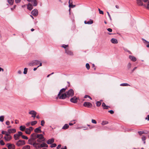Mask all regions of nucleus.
Instances as JSON below:
<instances>
[{
  "label": "nucleus",
  "mask_w": 149,
  "mask_h": 149,
  "mask_svg": "<svg viewBox=\"0 0 149 149\" xmlns=\"http://www.w3.org/2000/svg\"><path fill=\"white\" fill-rule=\"evenodd\" d=\"M65 93L67 97H72L73 96L74 94V91L72 89H70L68 91H67Z\"/></svg>",
  "instance_id": "f257e3e1"
},
{
  "label": "nucleus",
  "mask_w": 149,
  "mask_h": 149,
  "mask_svg": "<svg viewBox=\"0 0 149 149\" xmlns=\"http://www.w3.org/2000/svg\"><path fill=\"white\" fill-rule=\"evenodd\" d=\"M4 138L6 141H9L12 139V137L9 134L7 133L5 134Z\"/></svg>",
  "instance_id": "f03ea898"
},
{
  "label": "nucleus",
  "mask_w": 149,
  "mask_h": 149,
  "mask_svg": "<svg viewBox=\"0 0 149 149\" xmlns=\"http://www.w3.org/2000/svg\"><path fill=\"white\" fill-rule=\"evenodd\" d=\"M25 144V141L24 140H19L16 143V145L19 146L24 145Z\"/></svg>",
  "instance_id": "7ed1b4c3"
},
{
  "label": "nucleus",
  "mask_w": 149,
  "mask_h": 149,
  "mask_svg": "<svg viewBox=\"0 0 149 149\" xmlns=\"http://www.w3.org/2000/svg\"><path fill=\"white\" fill-rule=\"evenodd\" d=\"M65 53L68 55L70 56H72L74 55L73 52L68 49H65Z\"/></svg>",
  "instance_id": "20e7f679"
},
{
  "label": "nucleus",
  "mask_w": 149,
  "mask_h": 149,
  "mask_svg": "<svg viewBox=\"0 0 149 149\" xmlns=\"http://www.w3.org/2000/svg\"><path fill=\"white\" fill-rule=\"evenodd\" d=\"M60 99H64L67 97L66 93L61 94L59 96H58Z\"/></svg>",
  "instance_id": "39448f33"
},
{
  "label": "nucleus",
  "mask_w": 149,
  "mask_h": 149,
  "mask_svg": "<svg viewBox=\"0 0 149 149\" xmlns=\"http://www.w3.org/2000/svg\"><path fill=\"white\" fill-rule=\"evenodd\" d=\"M84 106L87 107L88 108L91 107L92 106V105L91 103L89 102H85L83 104Z\"/></svg>",
  "instance_id": "423d86ee"
},
{
  "label": "nucleus",
  "mask_w": 149,
  "mask_h": 149,
  "mask_svg": "<svg viewBox=\"0 0 149 149\" xmlns=\"http://www.w3.org/2000/svg\"><path fill=\"white\" fill-rule=\"evenodd\" d=\"M6 145L8 149H15V146L13 144L8 143Z\"/></svg>",
  "instance_id": "0eeeda50"
},
{
  "label": "nucleus",
  "mask_w": 149,
  "mask_h": 149,
  "mask_svg": "<svg viewBox=\"0 0 149 149\" xmlns=\"http://www.w3.org/2000/svg\"><path fill=\"white\" fill-rule=\"evenodd\" d=\"M77 97H74L70 99V101L72 103H76L77 102Z\"/></svg>",
  "instance_id": "6e6552de"
},
{
  "label": "nucleus",
  "mask_w": 149,
  "mask_h": 149,
  "mask_svg": "<svg viewBox=\"0 0 149 149\" xmlns=\"http://www.w3.org/2000/svg\"><path fill=\"white\" fill-rule=\"evenodd\" d=\"M29 113L30 114L32 115L31 116V117L35 118L36 117L37 113L34 111L32 110L29 111Z\"/></svg>",
  "instance_id": "1a4fd4ad"
},
{
  "label": "nucleus",
  "mask_w": 149,
  "mask_h": 149,
  "mask_svg": "<svg viewBox=\"0 0 149 149\" xmlns=\"http://www.w3.org/2000/svg\"><path fill=\"white\" fill-rule=\"evenodd\" d=\"M16 132V130L14 128L9 129L8 130V133L9 134L11 133H13Z\"/></svg>",
  "instance_id": "9d476101"
},
{
  "label": "nucleus",
  "mask_w": 149,
  "mask_h": 149,
  "mask_svg": "<svg viewBox=\"0 0 149 149\" xmlns=\"http://www.w3.org/2000/svg\"><path fill=\"white\" fill-rule=\"evenodd\" d=\"M45 139L44 138L43 135L41 136L38 138L37 140V141L39 142H42V141H45Z\"/></svg>",
  "instance_id": "9b49d317"
},
{
  "label": "nucleus",
  "mask_w": 149,
  "mask_h": 149,
  "mask_svg": "<svg viewBox=\"0 0 149 149\" xmlns=\"http://www.w3.org/2000/svg\"><path fill=\"white\" fill-rule=\"evenodd\" d=\"M31 13L34 16H37L38 14V12L37 10L35 9L33 10L31 12Z\"/></svg>",
  "instance_id": "f8f14e48"
},
{
  "label": "nucleus",
  "mask_w": 149,
  "mask_h": 149,
  "mask_svg": "<svg viewBox=\"0 0 149 149\" xmlns=\"http://www.w3.org/2000/svg\"><path fill=\"white\" fill-rule=\"evenodd\" d=\"M129 58L131 61L133 62H135L136 60V58L135 57L132 55H129Z\"/></svg>",
  "instance_id": "ddd939ff"
},
{
  "label": "nucleus",
  "mask_w": 149,
  "mask_h": 149,
  "mask_svg": "<svg viewBox=\"0 0 149 149\" xmlns=\"http://www.w3.org/2000/svg\"><path fill=\"white\" fill-rule=\"evenodd\" d=\"M39 61L37 60H34L32 62L30 63V65H38L39 63Z\"/></svg>",
  "instance_id": "4468645a"
},
{
  "label": "nucleus",
  "mask_w": 149,
  "mask_h": 149,
  "mask_svg": "<svg viewBox=\"0 0 149 149\" xmlns=\"http://www.w3.org/2000/svg\"><path fill=\"white\" fill-rule=\"evenodd\" d=\"M66 89L67 88H63L61 89L58 95V96H59L61 94H62L65 92Z\"/></svg>",
  "instance_id": "2eb2a0df"
},
{
  "label": "nucleus",
  "mask_w": 149,
  "mask_h": 149,
  "mask_svg": "<svg viewBox=\"0 0 149 149\" xmlns=\"http://www.w3.org/2000/svg\"><path fill=\"white\" fill-rule=\"evenodd\" d=\"M41 128V127H39L36 128L34 130V132L36 133H37L41 132L42 131L40 129Z\"/></svg>",
  "instance_id": "dca6fc26"
},
{
  "label": "nucleus",
  "mask_w": 149,
  "mask_h": 149,
  "mask_svg": "<svg viewBox=\"0 0 149 149\" xmlns=\"http://www.w3.org/2000/svg\"><path fill=\"white\" fill-rule=\"evenodd\" d=\"M33 8L32 5L30 3H29L27 6V8L30 10H31Z\"/></svg>",
  "instance_id": "f3484780"
},
{
  "label": "nucleus",
  "mask_w": 149,
  "mask_h": 149,
  "mask_svg": "<svg viewBox=\"0 0 149 149\" xmlns=\"http://www.w3.org/2000/svg\"><path fill=\"white\" fill-rule=\"evenodd\" d=\"M31 139H33V140H35L36 139V134L35 133H33L31 135Z\"/></svg>",
  "instance_id": "a211bd4d"
},
{
  "label": "nucleus",
  "mask_w": 149,
  "mask_h": 149,
  "mask_svg": "<svg viewBox=\"0 0 149 149\" xmlns=\"http://www.w3.org/2000/svg\"><path fill=\"white\" fill-rule=\"evenodd\" d=\"M54 139L53 138H52L51 139L48 140L47 141V142L48 144H51L54 142Z\"/></svg>",
  "instance_id": "6ab92c4d"
},
{
  "label": "nucleus",
  "mask_w": 149,
  "mask_h": 149,
  "mask_svg": "<svg viewBox=\"0 0 149 149\" xmlns=\"http://www.w3.org/2000/svg\"><path fill=\"white\" fill-rule=\"evenodd\" d=\"M30 2H31L34 6H36L37 5V3L36 0H31Z\"/></svg>",
  "instance_id": "aec40b11"
},
{
  "label": "nucleus",
  "mask_w": 149,
  "mask_h": 149,
  "mask_svg": "<svg viewBox=\"0 0 149 149\" xmlns=\"http://www.w3.org/2000/svg\"><path fill=\"white\" fill-rule=\"evenodd\" d=\"M30 2H31L34 6H36L37 5V3L36 0H31Z\"/></svg>",
  "instance_id": "412c9836"
},
{
  "label": "nucleus",
  "mask_w": 149,
  "mask_h": 149,
  "mask_svg": "<svg viewBox=\"0 0 149 149\" xmlns=\"http://www.w3.org/2000/svg\"><path fill=\"white\" fill-rule=\"evenodd\" d=\"M136 3L139 6L143 5V3L141 0H136Z\"/></svg>",
  "instance_id": "4be33fe9"
},
{
  "label": "nucleus",
  "mask_w": 149,
  "mask_h": 149,
  "mask_svg": "<svg viewBox=\"0 0 149 149\" xmlns=\"http://www.w3.org/2000/svg\"><path fill=\"white\" fill-rule=\"evenodd\" d=\"M111 42L113 44H117L118 43L117 40L115 38H113L111 40Z\"/></svg>",
  "instance_id": "5701e85b"
},
{
  "label": "nucleus",
  "mask_w": 149,
  "mask_h": 149,
  "mask_svg": "<svg viewBox=\"0 0 149 149\" xmlns=\"http://www.w3.org/2000/svg\"><path fill=\"white\" fill-rule=\"evenodd\" d=\"M40 147L41 148L42 147H46L47 148L48 147V145L45 143H42L40 145Z\"/></svg>",
  "instance_id": "b1692460"
},
{
  "label": "nucleus",
  "mask_w": 149,
  "mask_h": 149,
  "mask_svg": "<svg viewBox=\"0 0 149 149\" xmlns=\"http://www.w3.org/2000/svg\"><path fill=\"white\" fill-rule=\"evenodd\" d=\"M84 23L86 24H91L93 23V21L92 20L90 19L89 21L88 22H87L86 21H84Z\"/></svg>",
  "instance_id": "393cba45"
},
{
  "label": "nucleus",
  "mask_w": 149,
  "mask_h": 149,
  "mask_svg": "<svg viewBox=\"0 0 149 149\" xmlns=\"http://www.w3.org/2000/svg\"><path fill=\"white\" fill-rule=\"evenodd\" d=\"M102 106L103 107L104 109H108L109 107L106 106L104 102L102 103Z\"/></svg>",
  "instance_id": "a878e982"
},
{
  "label": "nucleus",
  "mask_w": 149,
  "mask_h": 149,
  "mask_svg": "<svg viewBox=\"0 0 149 149\" xmlns=\"http://www.w3.org/2000/svg\"><path fill=\"white\" fill-rule=\"evenodd\" d=\"M69 127V125L67 124H65L64 126L62 127V129L63 130H66Z\"/></svg>",
  "instance_id": "bb28decb"
},
{
  "label": "nucleus",
  "mask_w": 149,
  "mask_h": 149,
  "mask_svg": "<svg viewBox=\"0 0 149 149\" xmlns=\"http://www.w3.org/2000/svg\"><path fill=\"white\" fill-rule=\"evenodd\" d=\"M19 136L17 134H15L14 135V138L15 140H18L19 139Z\"/></svg>",
  "instance_id": "cd10ccee"
},
{
  "label": "nucleus",
  "mask_w": 149,
  "mask_h": 149,
  "mask_svg": "<svg viewBox=\"0 0 149 149\" xmlns=\"http://www.w3.org/2000/svg\"><path fill=\"white\" fill-rule=\"evenodd\" d=\"M8 2L9 5H12L14 3V0H7Z\"/></svg>",
  "instance_id": "c85d7f7f"
},
{
  "label": "nucleus",
  "mask_w": 149,
  "mask_h": 149,
  "mask_svg": "<svg viewBox=\"0 0 149 149\" xmlns=\"http://www.w3.org/2000/svg\"><path fill=\"white\" fill-rule=\"evenodd\" d=\"M33 140H33V139H29L28 140V143L29 144L33 145V143H32V142L33 141Z\"/></svg>",
  "instance_id": "c756f323"
},
{
  "label": "nucleus",
  "mask_w": 149,
  "mask_h": 149,
  "mask_svg": "<svg viewBox=\"0 0 149 149\" xmlns=\"http://www.w3.org/2000/svg\"><path fill=\"white\" fill-rule=\"evenodd\" d=\"M25 132L26 134H30L31 132L29 129L28 128H27L26 129Z\"/></svg>",
  "instance_id": "7c9ffc66"
},
{
  "label": "nucleus",
  "mask_w": 149,
  "mask_h": 149,
  "mask_svg": "<svg viewBox=\"0 0 149 149\" xmlns=\"http://www.w3.org/2000/svg\"><path fill=\"white\" fill-rule=\"evenodd\" d=\"M30 146L29 145H27L24 146L22 149H30Z\"/></svg>",
  "instance_id": "2f4dec72"
},
{
  "label": "nucleus",
  "mask_w": 149,
  "mask_h": 149,
  "mask_svg": "<svg viewBox=\"0 0 149 149\" xmlns=\"http://www.w3.org/2000/svg\"><path fill=\"white\" fill-rule=\"evenodd\" d=\"M26 129V127L24 126H21L20 127V130L23 131Z\"/></svg>",
  "instance_id": "473e14b6"
},
{
  "label": "nucleus",
  "mask_w": 149,
  "mask_h": 149,
  "mask_svg": "<svg viewBox=\"0 0 149 149\" xmlns=\"http://www.w3.org/2000/svg\"><path fill=\"white\" fill-rule=\"evenodd\" d=\"M37 122L36 121H32L31 122V125L32 126H33L37 124Z\"/></svg>",
  "instance_id": "72a5a7b5"
},
{
  "label": "nucleus",
  "mask_w": 149,
  "mask_h": 149,
  "mask_svg": "<svg viewBox=\"0 0 149 149\" xmlns=\"http://www.w3.org/2000/svg\"><path fill=\"white\" fill-rule=\"evenodd\" d=\"M108 123V122L106 121H103L102 123L101 124L102 125H106Z\"/></svg>",
  "instance_id": "f704fd0d"
},
{
  "label": "nucleus",
  "mask_w": 149,
  "mask_h": 149,
  "mask_svg": "<svg viewBox=\"0 0 149 149\" xmlns=\"http://www.w3.org/2000/svg\"><path fill=\"white\" fill-rule=\"evenodd\" d=\"M132 64L130 63H129L127 64V67L128 69H130L131 67Z\"/></svg>",
  "instance_id": "c9c22d12"
},
{
  "label": "nucleus",
  "mask_w": 149,
  "mask_h": 149,
  "mask_svg": "<svg viewBox=\"0 0 149 149\" xmlns=\"http://www.w3.org/2000/svg\"><path fill=\"white\" fill-rule=\"evenodd\" d=\"M120 86H130V85L127 83H123L120 84Z\"/></svg>",
  "instance_id": "e433bc0d"
},
{
  "label": "nucleus",
  "mask_w": 149,
  "mask_h": 149,
  "mask_svg": "<svg viewBox=\"0 0 149 149\" xmlns=\"http://www.w3.org/2000/svg\"><path fill=\"white\" fill-rule=\"evenodd\" d=\"M4 116H0V121L3 122L4 121Z\"/></svg>",
  "instance_id": "4c0bfd02"
},
{
  "label": "nucleus",
  "mask_w": 149,
  "mask_h": 149,
  "mask_svg": "<svg viewBox=\"0 0 149 149\" xmlns=\"http://www.w3.org/2000/svg\"><path fill=\"white\" fill-rule=\"evenodd\" d=\"M142 140L143 141V143H144L145 144L146 143L145 140H146V137L145 136H143L142 137Z\"/></svg>",
  "instance_id": "58836bf2"
},
{
  "label": "nucleus",
  "mask_w": 149,
  "mask_h": 149,
  "mask_svg": "<svg viewBox=\"0 0 149 149\" xmlns=\"http://www.w3.org/2000/svg\"><path fill=\"white\" fill-rule=\"evenodd\" d=\"M96 106L97 107H99L100 106L101 103L99 101H97L96 102Z\"/></svg>",
  "instance_id": "ea45409f"
},
{
  "label": "nucleus",
  "mask_w": 149,
  "mask_h": 149,
  "mask_svg": "<svg viewBox=\"0 0 149 149\" xmlns=\"http://www.w3.org/2000/svg\"><path fill=\"white\" fill-rule=\"evenodd\" d=\"M56 143H53L52 144V145L50 146V147L51 148H54L56 146Z\"/></svg>",
  "instance_id": "a19ab883"
},
{
  "label": "nucleus",
  "mask_w": 149,
  "mask_h": 149,
  "mask_svg": "<svg viewBox=\"0 0 149 149\" xmlns=\"http://www.w3.org/2000/svg\"><path fill=\"white\" fill-rule=\"evenodd\" d=\"M27 68H25L24 69V74H27Z\"/></svg>",
  "instance_id": "79ce46f5"
},
{
  "label": "nucleus",
  "mask_w": 149,
  "mask_h": 149,
  "mask_svg": "<svg viewBox=\"0 0 149 149\" xmlns=\"http://www.w3.org/2000/svg\"><path fill=\"white\" fill-rule=\"evenodd\" d=\"M39 143L36 142H34L33 143V146L34 147H36L37 145H38Z\"/></svg>",
  "instance_id": "37998d69"
},
{
  "label": "nucleus",
  "mask_w": 149,
  "mask_h": 149,
  "mask_svg": "<svg viewBox=\"0 0 149 149\" xmlns=\"http://www.w3.org/2000/svg\"><path fill=\"white\" fill-rule=\"evenodd\" d=\"M86 67L88 70H89L90 68V66L88 63H87L86 64Z\"/></svg>",
  "instance_id": "c03bdc74"
},
{
  "label": "nucleus",
  "mask_w": 149,
  "mask_h": 149,
  "mask_svg": "<svg viewBox=\"0 0 149 149\" xmlns=\"http://www.w3.org/2000/svg\"><path fill=\"white\" fill-rule=\"evenodd\" d=\"M76 6V5H73V4H69V6L70 8H73L74 7H75Z\"/></svg>",
  "instance_id": "a18cd8bd"
},
{
  "label": "nucleus",
  "mask_w": 149,
  "mask_h": 149,
  "mask_svg": "<svg viewBox=\"0 0 149 149\" xmlns=\"http://www.w3.org/2000/svg\"><path fill=\"white\" fill-rule=\"evenodd\" d=\"M74 120L73 121H72L71 122H73V123H69V125H73L74 124H75V122H74Z\"/></svg>",
  "instance_id": "49530a36"
},
{
  "label": "nucleus",
  "mask_w": 149,
  "mask_h": 149,
  "mask_svg": "<svg viewBox=\"0 0 149 149\" xmlns=\"http://www.w3.org/2000/svg\"><path fill=\"white\" fill-rule=\"evenodd\" d=\"M22 139H28V138L26 136L23 135L22 136Z\"/></svg>",
  "instance_id": "de8ad7c7"
},
{
  "label": "nucleus",
  "mask_w": 149,
  "mask_h": 149,
  "mask_svg": "<svg viewBox=\"0 0 149 149\" xmlns=\"http://www.w3.org/2000/svg\"><path fill=\"white\" fill-rule=\"evenodd\" d=\"M42 135H43L42 134H36V138H38L40 137V136H42Z\"/></svg>",
  "instance_id": "09e8293b"
},
{
  "label": "nucleus",
  "mask_w": 149,
  "mask_h": 149,
  "mask_svg": "<svg viewBox=\"0 0 149 149\" xmlns=\"http://www.w3.org/2000/svg\"><path fill=\"white\" fill-rule=\"evenodd\" d=\"M22 133L21 132H18V134H17L18 135V136H22Z\"/></svg>",
  "instance_id": "8fccbe9b"
},
{
  "label": "nucleus",
  "mask_w": 149,
  "mask_h": 149,
  "mask_svg": "<svg viewBox=\"0 0 149 149\" xmlns=\"http://www.w3.org/2000/svg\"><path fill=\"white\" fill-rule=\"evenodd\" d=\"M45 122L44 120H42L41 121V125L42 126H44Z\"/></svg>",
  "instance_id": "3c124183"
},
{
  "label": "nucleus",
  "mask_w": 149,
  "mask_h": 149,
  "mask_svg": "<svg viewBox=\"0 0 149 149\" xmlns=\"http://www.w3.org/2000/svg\"><path fill=\"white\" fill-rule=\"evenodd\" d=\"M0 143L2 145H4L5 144L4 142L2 140H1L0 141Z\"/></svg>",
  "instance_id": "603ef678"
},
{
  "label": "nucleus",
  "mask_w": 149,
  "mask_h": 149,
  "mask_svg": "<svg viewBox=\"0 0 149 149\" xmlns=\"http://www.w3.org/2000/svg\"><path fill=\"white\" fill-rule=\"evenodd\" d=\"M87 97L89 98L91 100H92V98L89 96L88 95H86L84 97V98H86Z\"/></svg>",
  "instance_id": "864d4df0"
},
{
  "label": "nucleus",
  "mask_w": 149,
  "mask_h": 149,
  "mask_svg": "<svg viewBox=\"0 0 149 149\" xmlns=\"http://www.w3.org/2000/svg\"><path fill=\"white\" fill-rule=\"evenodd\" d=\"M91 121L93 123L96 124L97 123V122L95 120L92 119Z\"/></svg>",
  "instance_id": "5fc2aeb1"
},
{
  "label": "nucleus",
  "mask_w": 149,
  "mask_h": 149,
  "mask_svg": "<svg viewBox=\"0 0 149 149\" xmlns=\"http://www.w3.org/2000/svg\"><path fill=\"white\" fill-rule=\"evenodd\" d=\"M21 0H15V2L16 3H20L21 1Z\"/></svg>",
  "instance_id": "6e6d98bb"
},
{
  "label": "nucleus",
  "mask_w": 149,
  "mask_h": 149,
  "mask_svg": "<svg viewBox=\"0 0 149 149\" xmlns=\"http://www.w3.org/2000/svg\"><path fill=\"white\" fill-rule=\"evenodd\" d=\"M144 132L143 131H139L138 132V133L140 135H141L142 134L144 133Z\"/></svg>",
  "instance_id": "4d7b16f0"
},
{
  "label": "nucleus",
  "mask_w": 149,
  "mask_h": 149,
  "mask_svg": "<svg viewBox=\"0 0 149 149\" xmlns=\"http://www.w3.org/2000/svg\"><path fill=\"white\" fill-rule=\"evenodd\" d=\"M108 112L110 113L111 114H113L114 113V111L112 110H110L108 111Z\"/></svg>",
  "instance_id": "13d9d810"
},
{
  "label": "nucleus",
  "mask_w": 149,
  "mask_h": 149,
  "mask_svg": "<svg viewBox=\"0 0 149 149\" xmlns=\"http://www.w3.org/2000/svg\"><path fill=\"white\" fill-rule=\"evenodd\" d=\"M68 45H63L62 47L65 49L66 47L68 46Z\"/></svg>",
  "instance_id": "bf43d9fd"
},
{
  "label": "nucleus",
  "mask_w": 149,
  "mask_h": 149,
  "mask_svg": "<svg viewBox=\"0 0 149 149\" xmlns=\"http://www.w3.org/2000/svg\"><path fill=\"white\" fill-rule=\"evenodd\" d=\"M6 124L7 125H9L10 124V122L9 121L7 120L6 122Z\"/></svg>",
  "instance_id": "052dcab7"
},
{
  "label": "nucleus",
  "mask_w": 149,
  "mask_h": 149,
  "mask_svg": "<svg viewBox=\"0 0 149 149\" xmlns=\"http://www.w3.org/2000/svg\"><path fill=\"white\" fill-rule=\"evenodd\" d=\"M107 30L108 31L110 32H111L112 31V29L111 28H108L107 29Z\"/></svg>",
  "instance_id": "680f3d73"
},
{
  "label": "nucleus",
  "mask_w": 149,
  "mask_h": 149,
  "mask_svg": "<svg viewBox=\"0 0 149 149\" xmlns=\"http://www.w3.org/2000/svg\"><path fill=\"white\" fill-rule=\"evenodd\" d=\"M69 4H71L72 3V0H69Z\"/></svg>",
  "instance_id": "e2e57ef3"
},
{
  "label": "nucleus",
  "mask_w": 149,
  "mask_h": 149,
  "mask_svg": "<svg viewBox=\"0 0 149 149\" xmlns=\"http://www.w3.org/2000/svg\"><path fill=\"white\" fill-rule=\"evenodd\" d=\"M61 147V145L60 144L58 146L56 147L57 149H59Z\"/></svg>",
  "instance_id": "0e129e2a"
},
{
  "label": "nucleus",
  "mask_w": 149,
  "mask_h": 149,
  "mask_svg": "<svg viewBox=\"0 0 149 149\" xmlns=\"http://www.w3.org/2000/svg\"><path fill=\"white\" fill-rule=\"evenodd\" d=\"M8 133V132H7L6 131H2L1 132V133L2 134H5L6 133Z\"/></svg>",
  "instance_id": "69168bd1"
},
{
  "label": "nucleus",
  "mask_w": 149,
  "mask_h": 149,
  "mask_svg": "<svg viewBox=\"0 0 149 149\" xmlns=\"http://www.w3.org/2000/svg\"><path fill=\"white\" fill-rule=\"evenodd\" d=\"M28 129H29L30 130L31 132V131H32L33 129V128L32 127H30L29 128H28Z\"/></svg>",
  "instance_id": "338daca9"
},
{
  "label": "nucleus",
  "mask_w": 149,
  "mask_h": 149,
  "mask_svg": "<svg viewBox=\"0 0 149 149\" xmlns=\"http://www.w3.org/2000/svg\"><path fill=\"white\" fill-rule=\"evenodd\" d=\"M147 8L149 10V1L148 2Z\"/></svg>",
  "instance_id": "774afa93"
}]
</instances>
